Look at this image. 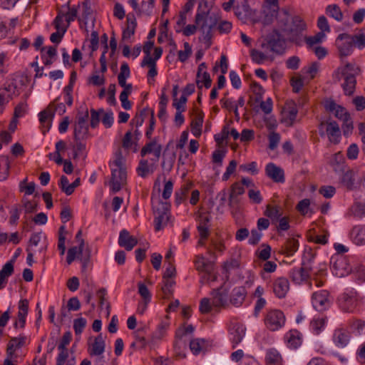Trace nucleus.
<instances>
[{"label":"nucleus","instance_id":"obj_1","mask_svg":"<svg viewBox=\"0 0 365 365\" xmlns=\"http://www.w3.org/2000/svg\"><path fill=\"white\" fill-rule=\"evenodd\" d=\"M220 19L218 14L209 12L207 9H202V4H199L195 16V23L202 34V41L207 48L212 44V31L217 26Z\"/></svg>","mask_w":365,"mask_h":365},{"label":"nucleus","instance_id":"obj_2","mask_svg":"<svg viewBox=\"0 0 365 365\" xmlns=\"http://www.w3.org/2000/svg\"><path fill=\"white\" fill-rule=\"evenodd\" d=\"M29 77L23 72H16L9 75L4 83V91L10 99L21 94L26 99L31 94V86Z\"/></svg>","mask_w":365,"mask_h":365},{"label":"nucleus","instance_id":"obj_3","mask_svg":"<svg viewBox=\"0 0 365 365\" xmlns=\"http://www.w3.org/2000/svg\"><path fill=\"white\" fill-rule=\"evenodd\" d=\"M125 160L120 149L114 154V159L109 162L111 170V178L109 182L110 189L115 193L121 190L127 180V171L125 164Z\"/></svg>","mask_w":365,"mask_h":365},{"label":"nucleus","instance_id":"obj_4","mask_svg":"<svg viewBox=\"0 0 365 365\" xmlns=\"http://www.w3.org/2000/svg\"><path fill=\"white\" fill-rule=\"evenodd\" d=\"M361 73L360 68L355 63H346L343 66H339L332 74L333 79L335 82H339L342 78L344 82L341 86L344 94L346 96H352L356 89V76Z\"/></svg>","mask_w":365,"mask_h":365},{"label":"nucleus","instance_id":"obj_5","mask_svg":"<svg viewBox=\"0 0 365 365\" xmlns=\"http://www.w3.org/2000/svg\"><path fill=\"white\" fill-rule=\"evenodd\" d=\"M76 240L79 245L68 249L66 261L68 264H71L76 259H79L82 263V270L85 271L91 259V251L88 248L84 250L85 242L82 238L81 230L76 233Z\"/></svg>","mask_w":365,"mask_h":365},{"label":"nucleus","instance_id":"obj_6","mask_svg":"<svg viewBox=\"0 0 365 365\" xmlns=\"http://www.w3.org/2000/svg\"><path fill=\"white\" fill-rule=\"evenodd\" d=\"M307 25L301 17L294 16L292 19V22L289 27L284 29V34L287 36L289 41L294 43L297 46H301L303 43L302 32L306 30Z\"/></svg>","mask_w":365,"mask_h":365},{"label":"nucleus","instance_id":"obj_7","mask_svg":"<svg viewBox=\"0 0 365 365\" xmlns=\"http://www.w3.org/2000/svg\"><path fill=\"white\" fill-rule=\"evenodd\" d=\"M155 215L154 225L155 231H160L167 226L170 217V205L160 201L157 205H153Z\"/></svg>","mask_w":365,"mask_h":365},{"label":"nucleus","instance_id":"obj_8","mask_svg":"<svg viewBox=\"0 0 365 365\" xmlns=\"http://www.w3.org/2000/svg\"><path fill=\"white\" fill-rule=\"evenodd\" d=\"M319 133L321 137L327 135L331 143L338 144L340 142L341 130L336 121L321 122L319 125Z\"/></svg>","mask_w":365,"mask_h":365},{"label":"nucleus","instance_id":"obj_9","mask_svg":"<svg viewBox=\"0 0 365 365\" xmlns=\"http://www.w3.org/2000/svg\"><path fill=\"white\" fill-rule=\"evenodd\" d=\"M312 259L313 257L307 261L303 260L300 267H294L290 270L289 276L294 283L300 284L309 278L312 269Z\"/></svg>","mask_w":365,"mask_h":365},{"label":"nucleus","instance_id":"obj_10","mask_svg":"<svg viewBox=\"0 0 365 365\" xmlns=\"http://www.w3.org/2000/svg\"><path fill=\"white\" fill-rule=\"evenodd\" d=\"M285 322V316L279 309L269 310L264 317V324L271 331H278L284 327Z\"/></svg>","mask_w":365,"mask_h":365},{"label":"nucleus","instance_id":"obj_11","mask_svg":"<svg viewBox=\"0 0 365 365\" xmlns=\"http://www.w3.org/2000/svg\"><path fill=\"white\" fill-rule=\"evenodd\" d=\"M352 268L347 259L341 255H336L331 258V272L338 277H343L351 273Z\"/></svg>","mask_w":365,"mask_h":365},{"label":"nucleus","instance_id":"obj_12","mask_svg":"<svg viewBox=\"0 0 365 365\" xmlns=\"http://www.w3.org/2000/svg\"><path fill=\"white\" fill-rule=\"evenodd\" d=\"M267 44L273 53L282 54L285 51V41L276 29L267 36Z\"/></svg>","mask_w":365,"mask_h":365},{"label":"nucleus","instance_id":"obj_13","mask_svg":"<svg viewBox=\"0 0 365 365\" xmlns=\"http://www.w3.org/2000/svg\"><path fill=\"white\" fill-rule=\"evenodd\" d=\"M349 34H340L336 40L339 55L341 58L350 56L354 51V46L349 39Z\"/></svg>","mask_w":365,"mask_h":365},{"label":"nucleus","instance_id":"obj_14","mask_svg":"<svg viewBox=\"0 0 365 365\" xmlns=\"http://www.w3.org/2000/svg\"><path fill=\"white\" fill-rule=\"evenodd\" d=\"M329 294L326 290L314 292L312 296V303L314 308L319 312H323L330 307Z\"/></svg>","mask_w":365,"mask_h":365},{"label":"nucleus","instance_id":"obj_15","mask_svg":"<svg viewBox=\"0 0 365 365\" xmlns=\"http://www.w3.org/2000/svg\"><path fill=\"white\" fill-rule=\"evenodd\" d=\"M212 304L215 308H226L229 304L227 302L228 289L223 286L215 289L211 292Z\"/></svg>","mask_w":365,"mask_h":365},{"label":"nucleus","instance_id":"obj_16","mask_svg":"<svg viewBox=\"0 0 365 365\" xmlns=\"http://www.w3.org/2000/svg\"><path fill=\"white\" fill-rule=\"evenodd\" d=\"M52 24L56 29V31L50 36V40L52 43L58 44L61 41L65 33L66 32L68 25H64V22L62 21L61 14H59V15L56 16Z\"/></svg>","mask_w":365,"mask_h":365},{"label":"nucleus","instance_id":"obj_17","mask_svg":"<svg viewBox=\"0 0 365 365\" xmlns=\"http://www.w3.org/2000/svg\"><path fill=\"white\" fill-rule=\"evenodd\" d=\"M72 339L71 331H66L61 340L60 344L58 345V349L60 351L56 358V365H64L66 359L68 357V349L66 346L69 344Z\"/></svg>","mask_w":365,"mask_h":365},{"label":"nucleus","instance_id":"obj_18","mask_svg":"<svg viewBox=\"0 0 365 365\" xmlns=\"http://www.w3.org/2000/svg\"><path fill=\"white\" fill-rule=\"evenodd\" d=\"M88 118V111L86 110L83 115L78 118V120L74 128L75 140L84 139L88 132V125L87 120Z\"/></svg>","mask_w":365,"mask_h":365},{"label":"nucleus","instance_id":"obj_19","mask_svg":"<svg viewBox=\"0 0 365 365\" xmlns=\"http://www.w3.org/2000/svg\"><path fill=\"white\" fill-rule=\"evenodd\" d=\"M339 304L344 312H353L358 306V299L353 293H344L339 298Z\"/></svg>","mask_w":365,"mask_h":365},{"label":"nucleus","instance_id":"obj_20","mask_svg":"<svg viewBox=\"0 0 365 365\" xmlns=\"http://www.w3.org/2000/svg\"><path fill=\"white\" fill-rule=\"evenodd\" d=\"M161 151L162 146L160 144L158 143L157 139L155 138L142 148L140 155L144 157L148 154L153 153L155 158H153L151 160L154 163H157L160 157Z\"/></svg>","mask_w":365,"mask_h":365},{"label":"nucleus","instance_id":"obj_21","mask_svg":"<svg viewBox=\"0 0 365 365\" xmlns=\"http://www.w3.org/2000/svg\"><path fill=\"white\" fill-rule=\"evenodd\" d=\"M272 289L277 297L284 298L289 290L288 279L284 277L276 279L272 284Z\"/></svg>","mask_w":365,"mask_h":365},{"label":"nucleus","instance_id":"obj_22","mask_svg":"<svg viewBox=\"0 0 365 365\" xmlns=\"http://www.w3.org/2000/svg\"><path fill=\"white\" fill-rule=\"evenodd\" d=\"M265 173L268 178L275 182L283 183L285 181L283 169L273 163H268L265 167Z\"/></svg>","mask_w":365,"mask_h":365},{"label":"nucleus","instance_id":"obj_23","mask_svg":"<svg viewBox=\"0 0 365 365\" xmlns=\"http://www.w3.org/2000/svg\"><path fill=\"white\" fill-rule=\"evenodd\" d=\"M138 244L137 239L130 235L126 230L120 232L118 238V245L121 247H124L126 250L130 251Z\"/></svg>","mask_w":365,"mask_h":365},{"label":"nucleus","instance_id":"obj_24","mask_svg":"<svg viewBox=\"0 0 365 365\" xmlns=\"http://www.w3.org/2000/svg\"><path fill=\"white\" fill-rule=\"evenodd\" d=\"M26 338L24 336L11 338L7 345V355L17 358L16 351L26 344Z\"/></svg>","mask_w":365,"mask_h":365},{"label":"nucleus","instance_id":"obj_25","mask_svg":"<svg viewBox=\"0 0 365 365\" xmlns=\"http://www.w3.org/2000/svg\"><path fill=\"white\" fill-rule=\"evenodd\" d=\"M18 319L14 323L16 328H24L29 309V301L26 299H21L18 305Z\"/></svg>","mask_w":365,"mask_h":365},{"label":"nucleus","instance_id":"obj_26","mask_svg":"<svg viewBox=\"0 0 365 365\" xmlns=\"http://www.w3.org/2000/svg\"><path fill=\"white\" fill-rule=\"evenodd\" d=\"M351 241L356 245H365V225H357L349 233Z\"/></svg>","mask_w":365,"mask_h":365},{"label":"nucleus","instance_id":"obj_27","mask_svg":"<svg viewBox=\"0 0 365 365\" xmlns=\"http://www.w3.org/2000/svg\"><path fill=\"white\" fill-rule=\"evenodd\" d=\"M106 342L102 334L97 336L93 343H91L88 349L90 356H101L105 351Z\"/></svg>","mask_w":365,"mask_h":365},{"label":"nucleus","instance_id":"obj_28","mask_svg":"<svg viewBox=\"0 0 365 365\" xmlns=\"http://www.w3.org/2000/svg\"><path fill=\"white\" fill-rule=\"evenodd\" d=\"M66 8L68 11L66 12L63 11L61 9L58 11L57 15L59 14H62V21L64 22V25H68L69 27L71 23L74 21L78 15V7L73 6L70 7V1L65 5L62 6V9Z\"/></svg>","mask_w":365,"mask_h":365},{"label":"nucleus","instance_id":"obj_29","mask_svg":"<svg viewBox=\"0 0 365 365\" xmlns=\"http://www.w3.org/2000/svg\"><path fill=\"white\" fill-rule=\"evenodd\" d=\"M247 296V290L245 287H235L231 293L230 302L235 307H239L244 302Z\"/></svg>","mask_w":365,"mask_h":365},{"label":"nucleus","instance_id":"obj_30","mask_svg":"<svg viewBox=\"0 0 365 365\" xmlns=\"http://www.w3.org/2000/svg\"><path fill=\"white\" fill-rule=\"evenodd\" d=\"M126 27L123 29L122 39L126 40L135 34L137 21L134 14L129 13L126 17Z\"/></svg>","mask_w":365,"mask_h":365},{"label":"nucleus","instance_id":"obj_31","mask_svg":"<svg viewBox=\"0 0 365 365\" xmlns=\"http://www.w3.org/2000/svg\"><path fill=\"white\" fill-rule=\"evenodd\" d=\"M284 339L288 346L294 349L300 346L302 342V334L296 329H292L288 331L285 334Z\"/></svg>","mask_w":365,"mask_h":365},{"label":"nucleus","instance_id":"obj_32","mask_svg":"<svg viewBox=\"0 0 365 365\" xmlns=\"http://www.w3.org/2000/svg\"><path fill=\"white\" fill-rule=\"evenodd\" d=\"M266 365H282V357L275 348L267 349L264 358Z\"/></svg>","mask_w":365,"mask_h":365},{"label":"nucleus","instance_id":"obj_33","mask_svg":"<svg viewBox=\"0 0 365 365\" xmlns=\"http://www.w3.org/2000/svg\"><path fill=\"white\" fill-rule=\"evenodd\" d=\"M292 16L287 9H282L277 12L276 19L277 21V26L284 33V29L289 27L290 22H292Z\"/></svg>","mask_w":365,"mask_h":365},{"label":"nucleus","instance_id":"obj_34","mask_svg":"<svg viewBox=\"0 0 365 365\" xmlns=\"http://www.w3.org/2000/svg\"><path fill=\"white\" fill-rule=\"evenodd\" d=\"M298 249V240L294 238H290L286 240L284 244L281 247L279 252L287 257H290L294 255Z\"/></svg>","mask_w":365,"mask_h":365},{"label":"nucleus","instance_id":"obj_35","mask_svg":"<svg viewBox=\"0 0 365 365\" xmlns=\"http://www.w3.org/2000/svg\"><path fill=\"white\" fill-rule=\"evenodd\" d=\"M155 163L153 161V163L150 164L147 160H140L136 169L138 175L140 177L145 178L149 174H152L155 169Z\"/></svg>","mask_w":365,"mask_h":365},{"label":"nucleus","instance_id":"obj_36","mask_svg":"<svg viewBox=\"0 0 365 365\" xmlns=\"http://www.w3.org/2000/svg\"><path fill=\"white\" fill-rule=\"evenodd\" d=\"M245 193V188L239 182H234L231 186V190L229 196V205L239 202L237 197Z\"/></svg>","mask_w":365,"mask_h":365},{"label":"nucleus","instance_id":"obj_37","mask_svg":"<svg viewBox=\"0 0 365 365\" xmlns=\"http://www.w3.org/2000/svg\"><path fill=\"white\" fill-rule=\"evenodd\" d=\"M204 113L198 112L191 123V132L194 136L199 138L202 133Z\"/></svg>","mask_w":365,"mask_h":365},{"label":"nucleus","instance_id":"obj_38","mask_svg":"<svg viewBox=\"0 0 365 365\" xmlns=\"http://www.w3.org/2000/svg\"><path fill=\"white\" fill-rule=\"evenodd\" d=\"M350 331L355 336L365 334V322L362 319H354L349 322Z\"/></svg>","mask_w":365,"mask_h":365},{"label":"nucleus","instance_id":"obj_39","mask_svg":"<svg viewBox=\"0 0 365 365\" xmlns=\"http://www.w3.org/2000/svg\"><path fill=\"white\" fill-rule=\"evenodd\" d=\"M195 268L199 272H204L207 274H211L212 265L210 262L207 261L202 255H197L194 261Z\"/></svg>","mask_w":365,"mask_h":365},{"label":"nucleus","instance_id":"obj_40","mask_svg":"<svg viewBox=\"0 0 365 365\" xmlns=\"http://www.w3.org/2000/svg\"><path fill=\"white\" fill-rule=\"evenodd\" d=\"M230 331V334L232 336V343L237 345L242 341L245 334V328L243 325L236 324L232 327Z\"/></svg>","mask_w":365,"mask_h":365},{"label":"nucleus","instance_id":"obj_41","mask_svg":"<svg viewBox=\"0 0 365 365\" xmlns=\"http://www.w3.org/2000/svg\"><path fill=\"white\" fill-rule=\"evenodd\" d=\"M14 268L11 263H6L0 270V289L5 287L8 278L14 273Z\"/></svg>","mask_w":365,"mask_h":365},{"label":"nucleus","instance_id":"obj_42","mask_svg":"<svg viewBox=\"0 0 365 365\" xmlns=\"http://www.w3.org/2000/svg\"><path fill=\"white\" fill-rule=\"evenodd\" d=\"M264 215L271 219L272 223H274L282 216V212L280 207L268 205L264 211Z\"/></svg>","mask_w":365,"mask_h":365},{"label":"nucleus","instance_id":"obj_43","mask_svg":"<svg viewBox=\"0 0 365 365\" xmlns=\"http://www.w3.org/2000/svg\"><path fill=\"white\" fill-rule=\"evenodd\" d=\"M326 14L335 19L336 21H341L343 19V13L337 4H330L326 7Z\"/></svg>","mask_w":365,"mask_h":365},{"label":"nucleus","instance_id":"obj_44","mask_svg":"<svg viewBox=\"0 0 365 365\" xmlns=\"http://www.w3.org/2000/svg\"><path fill=\"white\" fill-rule=\"evenodd\" d=\"M10 160L9 157L0 156V181L7 179L9 174Z\"/></svg>","mask_w":365,"mask_h":365},{"label":"nucleus","instance_id":"obj_45","mask_svg":"<svg viewBox=\"0 0 365 365\" xmlns=\"http://www.w3.org/2000/svg\"><path fill=\"white\" fill-rule=\"evenodd\" d=\"M334 341L337 346L344 347L349 341V335L344 331H336L334 334Z\"/></svg>","mask_w":365,"mask_h":365},{"label":"nucleus","instance_id":"obj_46","mask_svg":"<svg viewBox=\"0 0 365 365\" xmlns=\"http://www.w3.org/2000/svg\"><path fill=\"white\" fill-rule=\"evenodd\" d=\"M341 183L348 190H354L356 187L354 173L351 170H347L341 177Z\"/></svg>","mask_w":365,"mask_h":365},{"label":"nucleus","instance_id":"obj_47","mask_svg":"<svg viewBox=\"0 0 365 365\" xmlns=\"http://www.w3.org/2000/svg\"><path fill=\"white\" fill-rule=\"evenodd\" d=\"M175 282L173 279H163L161 284V291L164 299H170L173 294V287Z\"/></svg>","mask_w":365,"mask_h":365},{"label":"nucleus","instance_id":"obj_48","mask_svg":"<svg viewBox=\"0 0 365 365\" xmlns=\"http://www.w3.org/2000/svg\"><path fill=\"white\" fill-rule=\"evenodd\" d=\"M27 178L20 181L19 187V191L23 192L25 195H31L34 193L36 189V184L34 182H27Z\"/></svg>","mask_w":365,"mask_h":365},{"label":"nucleus","instance_id":"obj_49","mask_svg":"<svg viewBox=\"0 0 365 365\" xmlns=\"http://www.w3.org/2000/svg\"><path fill=\"white\" fill-rule=\"evenodd\" d=\"M176 154L175 152L165 153L162 161V168L163 170L170 171L174 165Z\"/></svg>","mask_w":365,"mask_h":365},{"label":"nucleus","instance_id":"obj_50","mask_svg":"<svg viewBox=\"0 0 365 365\" xmlns=\"http://www.w3.org/2000/svg\"><path fill=\"white\" fill-rule=\"evenodd\" d=\"M168 327L169 324L168 322H161L152 335V341L155 342L158 340H160L165 335Z\"/></svg>","mask_w":365,"mask_h":365},{"label":"nucleus","instance_id":"obj_51","mask_svg":"<svg viewBox=\"0 0 365 365\" xmlns=\"http://www.w3.org/2000/svg\"><path fill=\"white\" fill-rule=\"evenodd\" d=\"M138 294L142 297L143 302L148 304L151 301V293L146 287V285L142 282L138 283Z\"/></svg>","mask_w":365,"mask_h":365},{"label":"nucleus","instance_id":"obj_52","mask_svg":"<svg viewBox=\"0 0 365 365\" xmlns=\"http://www.w3.org/2000/svg\"><path fill=\"white\" fill-rule=\"evenodd\" d=\"M140 66L141 67L148 66L150 68L148 72V78H154L158 75L156 63L154 62L153 58H149L147 60H143L140 63Z\"/></svg>","mask_w":365,"mask_h":365},{"label":"nucleus","instance_id":"obj_53","mask_svg":"<svg viewBox=\"0 0 365 365\" xmlns=\"http://www.w3.org/2000/svg\"><path fill=\"white\" fill-rule=\"evenodd\" d=\"M28 105L24 98V101L19 102L14 108V118H19L26 115L28 113Z\"/></svg>","mask_w":365,"mask_h":365},{"label":"nucleus","instance_id":"obj_54","mask_svg":"<svg viewBox=\"0 0 365 365\" xmlns=\"http://www.w3.org/2000/svg\"><path fill=\"white\" fill-rule=\"evenodd\" d=\"M190 186L187 185L182 186L179 190L175 192V202L176 205H180L185 200L189 192Z\"/></svg>","mask_w":365,"mask_h":365},{"label":"nucleus","instance_id":"obj_55","mask_svg":"<svg viewBox=\"0 0 365 365\" xmlns=\"http://www.w3.org/2000/svg\"><path fill=\"white\" fill-rule=\"evenodd\" d=\"M287 110L286 111L287 118L289 120L290 124H292L297 118L298 110L294 102H290L287 104Z\"/></svg>","mask_w":365,"mask_h":365},{"label":"nucleus","instance_id":"obj_56","mask_svg":"<svg viewBox=\"0 0 365 365\" xmlns=\"http://www.w3.org/2000/svg\"><path fill=\"white\" fill-rule=\"evenodd\" d=\"M324 36V33L320 31L313 36H303V41L306 42L309 48H312L314 45L322 42Z\"/></svg>","mask_w":365,"mask_h":365},{"label":"nucleus","instance_id":"obj_57","mask_svg":"<svg viewBox=\"0 0 365 365\" xmlns=\"http://www.w3.org/2000/svg\"><path fill=\"white\" fill-rule=\"evenodd\" d=\"M66 230L63 225L59 227L58 249L60 250V255H63L66 251L65 240Z\"/></svg>","mask_w":365,"mask_h":365},{"label":"nucleus","instance_id":"obj_58","mask_svg":"<svg viewBox=\"0 0 365 365\" xmlns=\"http://www.w3.org/2000/svg\"><path fill=\"white\" fill-rule=\"evenodd\" d=\"M355 278L360 282H365V266L357 264L353 268L351 272Z\"/></svg>","mask_w":365,"mask_h":365},{"label":"nucleus","instance_id":"obj_59","mask_svg":"<svg viewBox=\"0 0 365 365\" xmlns=\"http://www.w3.org/2000/svg\"><path fill=\"white\" fill-rule=\"evenodd\" d=\"M325 324L324 318L314 319L310 322V327L314 334H319L323 329Z\"/></svg>","mask_w":365,"mask_h":365},{"label":"nucleus","instance_id":"obj_60","mask_svg":"<svg viewBox=\"0 0 365 365\" xmlns=\"http://www.w3.org/2000/svg\"><path fill=\"white\" fill-rule=\"evenodd\" d=\"M104 113L103 108H99L98 110L93 108L91 109V127L96 128L100 123V116Z\"/></svg>","mask_w":365,"mask_h":365},{"label":"nucleus","instance_id":"obj_61","mask_svg":"<svg viewBox=\"0 0 365 365\" xmlns=\"http://www.w3.org/2000/svg\"><path fill=\"white\" fill-rule=\"evenodd\" d=\"M205 344V341L203 339H194L190 342V350L195 355H197L201 351Z\"/></svg>","mask_w":365,"mask_h":365},{"label":"nucleus","instance_id":"obj_62","mask_svg":"<svg viewBox=\"0 0 365 365\" xmlns=\"http://www.w3.org/2000/svg\"><path fill=\"white\" fill-rule=\"evenodd\" d=\"M349 38L353 46H355L359 49L365 48V35L364 34L349 35Z\"/></svg>","mask_w":365,"mask_h":365},{"label":"nucleus","instance_id":"obj_63","mask_svg":"<svg viewBox=\"0 0 365 365\" xmlns=\"http://www.w3.org/2000/svg\"><path fill=\"white\" fill-rule=\"evenodd\" d=\"M87 324V321L85 318L80 317L74 319L73 321V329L76 336L81 335L83 331Z\"/></svg>","mask_w":365,"mask_h":365},{"label":"nucleus","instance_id":"obj_64","mask_svg":"<svg viewBox=\"0 0 365 365\" xmlns=\"http://www.w3.org/2000/svg\"><path fill=\"white\" fill-rule=\"evenodd\" d=\"M351 212L354 217L363 218L365 217V204L361 202L354 203L351 207Z\"/></svg>","mask_w":365,"mask_h":365}]
</instances>
